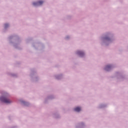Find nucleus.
Wrapping results in <instances>:
<instances>
[{
  "mask_svg": "<svg viewBox=\"0 0 128 128\" xmlns=\"http://www.w3.org/2000/svg\"><path fill=\"white\" fill-rule=\"evenodd\" d=\"M0 100H1V102H4L5 104H10V102H12V100L5 97L0 98Z\"/></svg>",
  "mask_w": 128,
  "mask_h": 128,
  "instance_id": "f257e3e1",
  "label": "nucleus"
},
{
  "mask_svg": "<svg viewBox=\"0 0 128 128\" xmlns=\"http://www.w3.org/2000/svg\"><path fill=\"white\" fill-rule=\"evenodd\" d=\"M44 4V1L40 0L37 2H34L33 6H42Z\"/></svg>",
  "mask_w": 128,
  "mask_h": 128,
  "instance_id": "f03ea898",
  "label": "nucleus"
},
{
  "mask_svg": "<svg viewBox=\"0 0 128 128\" xmlns=\"http://www.w3.org/2000/svg\"><path fill=\"white\" fill-rule=\"evenodd\" d=\"M77 54L80 56H84V53L82 51H78Z\"/></svg>",
  "mask_w": 128,
  "mask_h": 128,
  "instance_id": "7ed1b4c3",
  "label": "nucleus"
},
{
  "mask_svg": "<svg viewBox=\"0 0 128 128\" xmlns=\"http://www.w3.org/2000/svg\"><path fill=\"white\" fill-rule=\"evenodd\" d=\"M111 68H112V66L110 65H108L107 66H106L105 68V70H110Z\"/></svg>",
  "mask_w": 128,
  "mask_h": 128,
  "instance_id": "20e7f679",
  "label": "nucleus"
},
{
  "mask_svg": "<svg viewBox=\"0 0 128 128\" xmlns=\"http://www.w3.org/2000/svg\"><path fill=\"white\" fill-rule=\"evenodd\" d=\"M74 110L75 112H80L81 109H80V107H76V108H75L74 109Z\"/></svg>",
  "mask_w": 128,
  "mask_h": 128,
  "instance_id": "39448f33",
  "label": "nucleus"
},
{
  "mask_svg": "<svg viewBox=\"0 0 128 128\" xmlns=\"http://www.w3.org/2000/svg\"><path fill=\"white\" fill-rule=\"evenodd\" d=\"M8 24H5V28H8Z\"/></svg>",
  "mask_w": 128,
  "mask_h": 128,
  "instance_id": "423d86ee",
  "label": "nucleus"
}]
</instances>
